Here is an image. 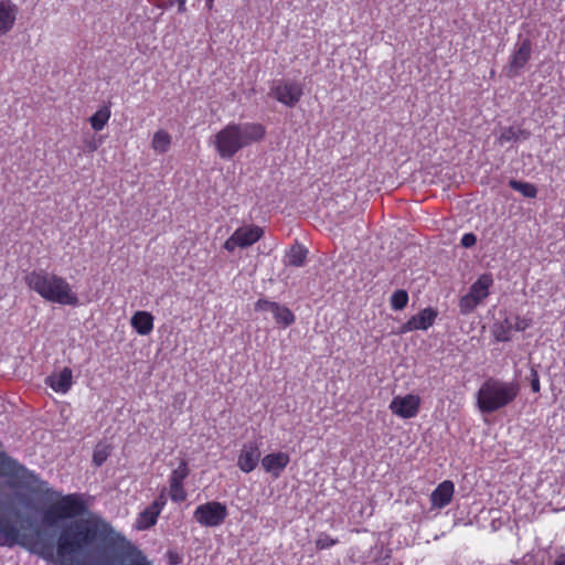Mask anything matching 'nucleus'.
I'll use <instances>...</instances> for the list:
<instances>
[{
    "instance_id": "nucleus-1",
    "label": "nucleus",
    "mask_w": 565,
    "mask_h": 565,
    "mask_svg": "<svg viewBox=\"0 0 565 565\" xmlns=\"http://www.w3.org/2000/svg\"><path fill=\"white\" fill-rule=\"evenodd\" d=\"M109 525L94 520H75L65 524L57 537L56 555L62 565H94L77 559L106 536Z\"/></svg>"
},
{
    "instance_id": "nucleus-2",
    "label": "nucleus",
    "mask_w": 565,
    "mask_h": 565,
    "mask_svg": "<svg viewBox=\"0 0 565 565\" xmlns=\"http://www.w3.org/2000/svg\"><path fill=\"white\" fill-rule=\"evenodd\" d=\"M24 281L32 291L49 302L73 307L78 305V296L70 282L52 271L34 269L26 274Z\"/></svg>"
},
{
    "instance_id": "nucleus-3",
    "label": "nucleus",
    "mask_w": 565,
    "mask_h": 565,
    "mask_svg": "<svg viewBox=\"0 0 565 565\" xmlns=\"http://www.w3.org/2000/svg\"><path fill=\"white\" fill-rule=\"evenodd\" d=\"M265 132L257 122L228 124L214 136L213 145L221 159L231 160L243 148L262 140Z\"/></svg>"
},
{
    "instance_id": "nucleus-4",
    "label": "nucleus",
    "mask_w": 565,
    "mask_h": 565,
    "mask_svg": "<svg viewBox=\"0 0 565 565\" xmlns=\"http://www.w3.org/2000/svg\"><path fill=\"white\" fill-rule=\"evenodd\" d=\"M519 392L516 382L489 377L476 393V406L481 414H492L513 403Z\"/></svg>"
},
{
    "instance_id": "nucleus-5",
    "label": "nucleus",
    "mask_w": 565,
    "mask_h": 565,
    "mask_svg": "<svg viewBox=\"0 0 565 565\" xmlns=\"http://www.w3.org/2000/svg\"><path fill=\"white\" fill-rule=\"evenodd\" d=\"M86 511V504L79 493L63 495L43 513V522L46 525H55L60 520L73 519Z\"/></svg>"
},
{
    "instance_id": "nucleus-6",
    "label": "nucleus",
    "mask_w": 565,
    "mask_h": 565,
    "mask_svg": "<svg viewBox=\"0 0 565 565\" xmlns=\"http://www.w3.org/2000/svg\"><path fill=\"white\" fill-rule=\"evenodd\" d=\"M0 475L15 478L24 487L32 488L33 486H39V490H45L46 493L51 491L47 489V482L40 480L34 472L20 465L3 451H0Z\"/></svg>"
},
{
    "instance_id": "nucleus-7",
    "label": "nucleus",
    "mask_w": 565,
    "mask_h": 565,
    "mask_svg": "<svg viewBox=\"0 0 565 565\" xmlns=\"http://www.w3.org/2000/svg\"><path fill=\"white\" fill-rule=\"evenodd\" d=\"M493 286L491 274H482L469 288L468 294L459 300V310L462 315L471 313L490 294Z\"/></svg>"
},
{
    "instance_id": "nucleus-8",
    "label": "nucleus",
    "mask_w": 565,
    "mask_h": 565,
    "mask_svg": "<svg viewBox=\"0 0 565 565\" xmlns=\"http://www.w3.org/2000/svg\"><path fill=\"white\" fill-rule=\"evenodd\" d=\"M227 508L218 501H211L196 507L193 513L195 521L202 526H220L227 516Z\"/></svg>"
},
{
    "instance_id": "nucleus-9",
    "label": "nucleus",
    "mask_w": 565,
    "mask_h": 565,
    "mask_svg": "<svg viewBox=\"0 0 565 565\" xmlns=\"http://www.w3.org/2000/svg\"><path fill=\"white\" fill-rule=\"evenodd\" d=\"M263 236V230L259 226L238 227L224 243L227 252L235 250L236 247L245 248L256 243Z\"/></svg>"
},
{
    "instance_id": "nucleus-10",
    "label": "nucleus",
    "mask_w": 565,
    "mask_h": 565,
    "mask_svg": "<svg viewBox=\"0 0 565 565\" xmlns=\"http://www.w3.org/2000/svg\"><path fill=\"white\" fill-rule=\"evenodd\" d=\"M255 310L269 312L275 322L282 328L291 326L296 320L295 315L288 307L268 299H258L255 303Z\"/></svg>"
},
{
    "instance_id": "nucleus-11",
    "label": "nucleus",
    "mask_w": 565,
    "mask_h": 565,
    "mask_svg": "<svg viewBox=\"0 0 565 565\" xmlns=\"http://www.w3.org/2000/svg\"><path fill=\"white\" fill-rule=\"evenodd\" d=\"M270 94L282 105L295 107L300 100L303 90L297 82L280 81L270 90Z\"/></svg>"
},
{
    "instance_id": "nucleus-12",
    "label": "nucleus",
    "mask_w": 565,
    "mask_h": 565,
    "mask_svg": "<svg viewBox=\"0 0 565 565\" xmlns=\"http://www.w3.org/2000/svg\"><path fill=\"white\" fill-rule=\"evenodd\" d=\"M190 469L185 460H181L179 466L172 470L169 477V497L173 502L180 503L186 499V491L183 487Z\"/></svg>"
},
{
    "instance_id": "nucleus-13",
    "label": "nucleus",
    "mask_w": 565,
    "mask_h": 565,
    "mask_svg": "<svg viewBox=\"0 0 565 565\" xmlns=\"http://www.w3.org/2000/svg\"><path fill=\"white\" fill-rule=\"evenodd\" d=\"M167 504V498L162 491L154 501L141 511L136 520V529L139 531L149 530L156 525L158 518Z\"/></svg>"
},
{
    "instance_id": "nucleus-14",
    "label": "nucleus",
    "mask_w": 565,
    "mask_h": 565,
    "mask_svg": "<svg viewBox=\"0 0 565 565\" xmlns=\"http://www.w3.org/2000/svg\"><path fill=\"white\" fill-rule=\"evenodd\" d=\"M419 406V396L407 394L405 396H395L390 404V409L396 416L407 419L417 415Z\"/></svg>"
},
{
    "instance_id": "nucleus-15",
    "label": "nucleus",
    "mask_w": 565,
    "mask_h": 565,
    "mask_svg": "<svg viewBox=\"0 0 565 565\" xmlns=\"http://www.w3.org/2000/svg\"><path fill=\"white\" fill-rule=\"evenodd\" d=\"M260 449L256 441H247L242 446L237 458V467L245 473L252 472L259 463Z\"/></svg>"
},
{
    "instance_id": "nucleus-16",
    "label": "nucleus",
    "mask_w": 565,
    "mask_h": 565,
    "mask_svg": "<svg viewBox=\"0 0 565 565\" xmlns=\"http://www.w3.org/2000/svg\"><path fill=\"white\" fill-rule=\"evenodd\" d=\"M437 315V311L433 308L423 309L401 327V333H407L415 330H427L434 324Z\"/></svg>"
},
{
    "instance_id": "nucleus-17",
    "label": "nucleus",
    "mask_w": 565,
    "mask_h": 565,
    "mask_svg": "<svg viewBox=\"0 0 565 565\" xmlns=\"http://www.w3.org/2000/svg\"><path fill=\"white\" fill-rule=\"evenodd\" d=\"M532 44L529 39H524L522 42L516 44V49L513 52L510 64L509 74L511 76L519 75L521 70L525 66L531 57Z\"/></svg>"
},
{
    "instance_id": "nucleus-18",
    "label": "nucleus",
    "mask_w": 565,
    "mask_h": 565,
    "mask_svg": "<svg viewBox=\"0 0 565 565\" xmlns=\"http://www.w3.org/2000/svg\"><path fill=\"white\" fill-rule=\"evenodd\" d=\"M263 469L274 478H278L290 461L287 452L278 451L266 455L262 458Z\"/></svg>"
},
{
    "instance_id": "nucleus-19",
    "label": "nucleus",
    "mask_w": 565,
    "mask_h": 565,
    "mask_svg": "<svg viewBox=\"0 0 565 565\" xmlns=\"http://www.w3.org/2000/svg\"><path fill=\"white\" fill-rule=\"evenodd\" d=\"M18 12L19 8L13 1H0V38L13 29Z\"/></svg>"
},
{
    "instance_id": "nucleus-20",
    "label": "nucleus",
    "mask_w": 565,
    "mask_h": 565,
    "mask_svg": "<svg viewBox=\"0 0 565 565\" xmlns=\"http://www.w3.org/2000/svg\"><path fill=\"white\" fill-rule=\"evenodd\" d=\"M46 384L56 393L66 394L73 385V372L70 367H63L52 373L46 379Z\"/></svg>"
},
{
    "instance_id": "nucleus-21",
    "label": "nucleus",
    "mask_w": 565,
    "mask_h": 565,
    "mask_svg": "<svg viewBox=\"0 0 565 565\" xmlns=\"http://www.w3.org/2000/svg\"><path fill=\"white\" fill-rule=\"evenodd\" d=\"M455 493V484L452 481L445 480L439 483L430 494V503L433 508L443 509L451 502Z\"/></svg>"
},
{
    "instance_id": "nucleus-22",
    "label": "nucleus",
    "mask_w": 565,
    "mask_h": 565,
    "mask_svg": "<svg viewBox=\"0 0 565 565\" xmlns=\"http://www.w3.org/2000/svg\"><path fill=\"white\" fill-rule=\"evenodd\" d=\"M153 316L148 311H137L130 319V324L139 335H148L153 330Z\"/></svg>"
},
{
    "instance_id": "nucleus-23",
    "label": "nucleus",
    "mask_w": 565,
    "mask_h": 565,
    "mask_svg": "<svg viewBox=\"0 0 565 565\" xmlns=\"http://www.w3.org/2000/svg\"><path fill=\"white\" fill-rule=\"evenodd\" d=\"M18 542V530L8 521L0 520V545L13 546Z\"/></svg>"
},
{
    "instance_id": "nucleus-24",
    "label": "nucleus",
    "mask_w": 565,
    "mask_h": 565,
    "mask_svg": "<svg viewBox=\"0 0 565 565\" xmlns=\"http://www.w3.org/2000/svg\"><path fill=\"white\" fill-rule=\"evenodd\" d=\"M172 138L170 134L163 129H159L153 134L151 147L157 153H166L171 147Z\"/></svg>"
},
{
    "instance_id": "nucleus-25",
    "label": "nucleus",
    "mask_w": 565,
    "mask_h": 565,
    "mask_svg": "<svg viewBox=\"0 0 565 565\" xmlns=\"http://www.w3.org/2000/svg\"><path fill=\"white\" fill-rule=\"evenodd\" d=\"M307 253L308 250L302 245L295 244L287 253L285 263L289 266L301 267L305 265Z\"/></svg>"
},
{
    "instance_id": "nucleus-26",
    "label": "nucleus",
    "mask_w": 565,
    "mask_h": 565,
    "mask_svg": "<svg viewBox=\"0 0 565 565\" xmlns=\"http://www.w3.org/2000/svg\"><path fill=\"white\" fill-rule=\"evenodd\" d=\"M111 111L108 106L100 107L90 118L89 122L95 131L104 129L110 118Z\"/></svg>"
},
{
    "instance_id": "nucleus-27",
    "label": "nucleus",
    "mask_w": 565,
    "mask_h": 565,
    "mask_svg": "<svg viewBox=\"0 0 565 565\" xmlns=\"http://www.w3.org/2000/svg\"><path fill=\"white\" fill-rule=\"evenodd\" d=\"M509 185L511 189L520 192L525 198H535L537 194V189L534 184L529 182H522L518 180H510Z\"/></svg>"
},
{
    "instance_id": "nucleus-28",
    "label": "nucleus",
    "mask_w": 565,
    "mask_h": 565,
    "mask_svg": "<svg viewBox=\"0 0 565 565\" xmlns=\"http://www.w3.org/2000/svg\"><path fill=\"white\" fill-rule=\"evenodd\" d=\"M408 302V294L404 289H398L391 296V307L393 310H403Z\"/></svg>"
},
{
    "instance_id": "nucleus-29",
    "label": "nucleus",
    "mask_w": 565,
    "mask_h": 565,
    "mask_svg": "<svg viewBox=\"0 0 565 565\" xmlns=\"http://www.w3.org/2000/svg\"><path fill=\"white\" fill-rule=\"evenodd\" d=\"M505 324H508V329L524 331L531 326V320L524 317L515 316L513 318H507Z\"/></svg>"
},
{
    "instance_id": "nucleus-30",
    "label": "nucleus",
    "mask_w": 565,
    "mask_h": 565,
    "mask_svg": "<svg viewBox=\"0 0 565 565\" xmlns=\"http://www.w3.org/2000/svg\"><path fill=\"white\" fill-rule=\"evenodd\" d=\"M523 129L514 128V127H508L503 128L500 134V141L501 142H510L520 139V134H523Z\"/></svg>"
},
{
    "instance_id": "nucleus-31",
    "label": "nucleus",
    "mask_w": 565,
    "mask_h": 565,
    "mask_svg": "<svg viewBox=\"0 0 565 565\" xmlns=\"http://www.w3.org/2000/svg\"><path fill=\"white\" fill-rule=\"evenodd\" d=\"M338 539H333L329 534L322 532L318 535L316 540V547L318 550H327L338 544Z\"/></svg>"
},
{
    "instance_id": "nucleus-32",
    "label": "nucleus",
    "mask_w": 565,
    "mask_h": 565,
    "mask_svg": "<svg viewBox=\"0 0 565 565\" xmlns=\"http://www.w3.org/2000/svg\"><path fill=\"white\" fill-rule=\"evenodd\" d=\"M513 329H508V324H505V320L495 329V339L500 342H508L511 340V331Z\"/></svg>"
},
{
    "instance_id": "nucleus-33",
    "label": "nucleus",
    "mask_w": 565,
    "mask_h": 565,
    "mask_svg": "<svg viewBox=\"0 0 565 565\" xmlns=\"http://www.w3.org/2000/svg\"><path fill=\"white\" fill-rule=\"evenodd\" d=\"M107 457H108V451H107L106 447H97L94 450L93 461L97 467H99L106 461Z\"/></svg>"
},
{
    "instance_id": "nucleus-34",
    "label": "nucleus",
    "mask_w": 565,
    "mask_h": 565,
    "mask_svg": "<svg viewBox=\"0 0 565 565\" xmlns=\"http://www.w3.org/2000/svg\"><path fill=\"white\" fill-rule=\"evenodd\" d=\"M128 565H152V564L140 550H136L134 552L132 558L130 559Z\"/></svg>"
},
{
    "instance_id": "nucleus-35",
    "label": "nucleus",
    "mask_w": 565,
    "mask_h": 565,
    "mask_svg": "<svg viewBox=\"0 0 565 565\" xmlns=\"http://www.w3.org/2000/svg\"><path fill=\"white\" fill-rule=\"evenodd\" d=\"M477 243V236L473 233H466L461 237V246L466 248L472 247Z\"/></svg>"
},
{
    "instance_id": "nucleus-36",
    "label": "nucleus",
    "mask_w": 565,
    "mask_h": 565,
    "mask_svg": "<svg viewBox=\"0 0 565 565\" xmlns=\"http://www.w3.org/2000/svg\"><path fill=\"white\" fill-rule=\"evenodd\" d=\"M531 388L534 393H539L541 390L540 377L534 367L531 369Z\"/></svg>"
},
{
    "instance_id": "nucleus-37",
    "label": "nucleus",
    "mask_w": 565,
    "mask_h": 565,
    "mask_svg": "<svg viewBox=\"0 0 565 565\" xmlns=\"http://www.w3.org/2000/svg\"><path fill=\"white\" fill-rule=\"evenodd\" d=\"M552 565H565V552L558 553Z\"/></svg>"
},
{
    "instance_id": "nucleus-38",
    "label": "nucleus",
    "mask_w": 565,
    "mask_h": 565,
    "mask_svg": "<svg viewBox=\"0 0 565 565\" xmlns=\"http://www.w3.org/2000/svg\"><path fill=\"white\" fill-rule=\"evenodd\" d=\"M85 148L87 151L93 152L97 149V143L94 140L87 141Z\"/></svg>"
},
{
    "instance_id": "nucleus-39",
    "label": "nucleus",
    "mask_w": 565,
    "mask_h": 565,
    "mask_svg": "<svg viewBox=\"0 0 565 565\" xmlns=\"http://www.w3.org/2000/svg\"><path fill=\"white\" fill-rule=\"evenodd\" d=\"M178 2V11L183 13L185 11L186 0H175Z\"/></svg>"
},
{
    "instance_id": "nucleus-40",
    "label": "nucleus",
    "mask_w": 565,
    "mask_h": 565,
    "mask_svg": "<svg viewBox=\"0 0 565 565\" xmlns=\"http://www.w3.org/2000/svg\"><path fill=\"white\" fill-rule=\"evenodd\" d=\"M530 136V132L525 131L523 134H520V138L526 139Z\"/></svg>"
},
{
    "instance_id": "nucleus-41",
    "label": "nucleus",
    "mask_w": 565,
    "mask_h": 565,
    "mask_svg": "<svg viewBox=\"0 0 565 565\" xmlns=\"http://www.w3.org/2000/svg\"><path fill=\"white\" fill-rule=\"evenodd\" d=\"M213 1H214V0H205V4H206V7L211 9V8H212V6H213Z\"/></svg>"
},
{
    "instance_id": "nucleus-42",
    "label": "nucleus",
    "mask_w": 565,
    "mask_h": 565,
    "mask_svg": "<svg viewBox=\"0 0 565 565\" xmlns=\"http://www.w3.org/2000/svg\"><path fill=\"white\" fill-rule=\"evenodd\" d=\"M174 564H177L175 558H171V565H174Z\"/></svg>"
},
{
    "instance_id": "nucleus-43",
    "label": "nucleus",
    "mask_w": 565,
    "mask_h": 565,
    "mask_svg": "<svg viewBox=\"0 0 565 565\" xmlns=\"http://www.w3.org/2000/svg\"><path fill=\"white\" fill-rule=\"evenodd\" d=\"M174 564H177L175 558H171V565H174Z\"/></svg>"
}]
</instances>
